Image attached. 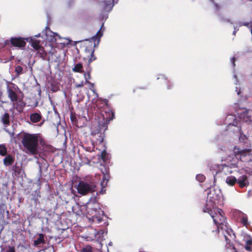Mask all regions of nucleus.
Instances as JSON below:
<instances>
[{
  "instance_id": "f257e3e1",
  "label": "nucleus",
  "mask_w": 252,
  "mask_h": 252,
  "mask_svg": "<svg viewBox=\"0 0 252 252\" xmlns=\"http://www.w3.org/2000/svg\"><path fill=\"white\" fill-rule=\"evenodd\" d=\"M220 195L209 193L202 210L203 212L208 213L213 219L214 223L217 227L215 231L216 233H219L220 229L224 231L223 233L226 244L229 245L231 241L230 238L234 239L235 236L232 229L228 226L226 218L223 214L222 210L217 207Z\"/></svg>"
},
{
  "instance_id": "f03ea898",
  "label": "nucleus",
  "mask_w": 252,
  "mask_h": 252,
  "mask_svg": "<svg viewBox=\"0 0 252 252\" xmlns=\"http://www.w3.org/2000/svg\"><path fill=\"white\" fill-rule=\"evenodd\" d=\"M39 136V134L24 132L21 135L23 151L29 155H36L38 153Z\"/></svg>"
},
{
  "instance_id": "7ed1b4c3",
  "label": "nucleus",
  "mask_w": 252,
  "mask_h": 252,
  "mask_svg": "<svg viewBox=\"0 0 252 252\" xmlns=\"http://www.w3.org/2000/svg\"><path fill=\"white\" fill-rule=\"evenodd\" d=\"M109 120L103 119V121H99L96 128L93 130L91 135L96 140V142L100 144L104 141L105 136V132L108 128V122Z\"/></svg>"
},
{
  "instance_id": "20e7f679",
  "label": "nucleus",
  "mask_w": 252,
  "mask_h": 252,
  "mask_svg": "<svg viewBox=\"0 0 252 252\" xmlns=\"http://www.w3.org/2000/svg\"><path fill=\"white\" fill-rule=\"evenodd\" d=\"M103 26V24L102 25L100 30L96 32L95 35L93 36L90 40H88V42L86 44L85 51L89 50L91 52V57L89 59V63H91L96 59V58L94 56V48L98 45L100 38L103 35L101 29Z\"/></svg>"
},
{
  "instance_id": "39448f33",
  "label": "nucleus",
  "mask_w": 252,
  "mask_h": 252,
  "mask_svg": "<svg viewBox=\"0 0 252 252\" xmlns=\"http://www.w3.org/2000/svg\"><path fill=\"white\" fill-rule=\"evenodd\" d=\"M7 93L8 97L13 103L14 108L17 111L21 112L25 106L24 102L22 101V98H19L18 94L9 86L7 87Z\"/></svg>"
},
{
  "instance_id": "423d86ee",
  "label": "nucleus",
  "mask_w": 252,
  "mask_h": 252,
  "mask_svg": "<svg viewBox=\"0 0 252 252\" xmlns=\"http://www.w3.org/2000/svg\"><path fill=\"white\" fill-rule=\"evenodd\" d=\"M95 183L93 182L81 181L77 185V189L78 193L85 195L94 192L95 190Z\"/></svg>"
},
{
  "instance_id": "0eeeda50",
  "label": "nucleus",
  "mask_w": 252,
  "mask_h": 252,
  "mask_svg": "<svg viewBox=\"0 0 252 252\" xmlns=\"http://www.w3.org/2000/svg\"><path fill=\"white\" fill-rule=\"evenodd\" d=\"M28 38H24L21 37H12L10 39V42L13 46L22 48L25 47L26 45V40L28 41Z\"/></svg>"
},
{
  "instance_id": "6e6552de",
  "label": "nucleus",
  "mask_w": 252,
  "mask_h": 252,
  "mask_svg": "<svg viewBox=\"0 0 252 252\" xmlns=\"http://www.w3.org/2000/svg\"><path fill=\"white\" fill-rule=\"evenodd\" d=\"M15 161L14 158L11 155H6L3 160V164L8 166L12 165Z\"/></svg>"
},
{
  "instance_id": "1a4fd4ad",
  "label": "nucleus",
  "mask_w": 252,
  "mask_h": 252,
  "mask_svg": "<svg viewBox=\"0 0 252 252\" xmlns=\"http://www.w3.org/2000/svg\"><path fill=\"white\" fill-rule=\"evenodd\" d=\"M239 186L240 188H242L248 185L249 183L247 180V176L246 175H243L240 179L237 181Z\"/></svg>"
},
{
  "instance_id": "9d476101",
  "label": "nucleus",
  "mask_w": 252,
  "mask_h": 252,
  "mask_svg": "<svg viewBox=\"0 0 252 252\" xmlns=\"http://www.w3.org/2000/svg\"><path fill=\"white\" fill-rule=\"evenodd\" d=\"M41 115L38 113H34L30 115V120L33 123L39 122L41 120Z\"/></svg>"
},
{
  "instance_id": "9b49d317",
  "label": "nucleus",
  "mask_w": 252,
  "mask_h": 252,
  "mask_svg": "<svg viewBox=\"0 0 252 252\" xmlns=\"http://www.w3.org/2000/svg\"><path fill=\"white\" fill-rule=\"evenodd\" d=\"M38 238L34 241V245L35 246H38L40 244H43L45 243L44 240V235L42 233L38 234Z\"/></svg>"
},
{
  "instance_id": "f8f14e48",
  "label": "nucleus",
  "mask_w": 252,
  "mask_h": 252,
  "mask_svg": "<svg viewBox=\"0 0 252 252\" xmlns=\"http://www.w3.org/2000/svg\"><path fill=\"white\" fill-rule=\"evenodd\" d=\"M158 80L162 82L164 84H166L167 86V89L170 90L172 88L171 83L167 80L164 76H161L160 77L158 78Z\"/></svg>"
},
{
  "instance_id": "ddd939ff",
  "label": "nucleus",
  "mask_w": 252,
  "mask_h": 252,
  "mask_svg": "<svg viewBox=\"0 0 252 252\" xmlns=\"http://www.w3.org/2000/svg\"><path fill=\"white\" fill-rule=\"evenodd\" d=\"M9 114L8 113H5L1 117V122L4 125H9Z\"/></svg>"
},
{
  "instance_id": "4468645a",
  "label": "nucleus",
  "mask_w": 252,
  "mask_h": 252,
  "mask_svg": "<svg viewBox=\"0 0 252 252\" xmlns=\"http://www.w3.org/2000/svg\"><path fill=\"white\" fill-rule=\"evenodd\" d=\"M225 182L229 186H233L237 182V179L235 177L231 176L226 178Z\"/></svg>"
},
{
  "instance_id": "2eb2a0df",
  "label": "nucleus",
  "mask_w": 252,
  "mask_h": 252,
  "mask_svg": "<svg viewBox=\"0 0 252 252\" xmlns=\"http://www.w3.org/2000/svg\"><path fill=\"white\" fill-rule=\"evenodd\" d=\"M83 68V67L82 64L81 63H77L75 64L74 67L73 68L72 70L75 72L84 73V71Z\"/></svg>"
},
{
  "instance_id": "dca6fc26",
  "label": "nucleus",
  "mask_w": 252,
  "mask_h": 252,
  "mask_svg": "<svg viewBox=\"0 0 252 252\" xmlns=\"http://www.w3.org/2000/svg\"><path fill=\"white\" fill-rule=\"evenodd\" d=\"M234 153L236 155H240L241 156H245V154L249 153V151L246 149H242L240 148H234Z\"/></svg>"
},
{
  "instance_id": "f3484780",
  "label": "nucleus",
  "mask_w": 252,
  "mask_h": 252,
  "mask_svg": "<svg viewBox=\"0 0 252 252\" xmlns=\"http://www.w3.org/2000/svg\"><path fill=\"white\" fill-rule=\"evenodd\" d=\"M21 168L20 166H17L16 164L13 166L12 167V171L13 175L15 176L18 177L19 176L21 173Z\"/></svg>"
},
{
  "instance_id": "a211bd4d",
  "label": "nucleus",
  "mask_w": 252,
  "mask_h": 252,
  "mask_svg": "<svg viewBox=\"0 0 252 252\" xmlns=\"http://www.w3.org/2000/svg\"><path fill=\"white\" fill-rule=\"evenodd\" d=\"M36 51H37V56L43 59H44L45 57L46 56L47 54L45 52L44 49L43 47L41 46L40 48H39V49L36 50Z\"/></svg>"
},
{
  "instance_id": "6ab92c4d",
  "label": "nucleus",
  "mask_w": 252,
  "mask_h": 252,
  "mask_svg": "<svg viewBox=\"0 0 252 252\" xmlns=\"http://www.w3.org/2000/svg\"><path fill=\"white\" fill-rule=\"evenodd\" d=\"M7 150L6 146L4 144L0 145V155L5 156L7 155Z\"/></svg>"
},
{
  "instance_id": "aec40b11",
  "label": "nucleus",
  "mask_w": 252,
  "mask_h": 252,
  "mask_svg": "<svg viewBox=\"0 0 252 252\" xmlns=\"http://www.w3.org/2000/svg\"><path fill=\"white\" fill-rule=\"evenodd\" d=\"M245 249L248 251H252V240L251 239L246 241Z\"/></svg>"
},
{
  "instance_id": "412c9836",
  "label": "nucleus",
  "mask_w": 252,
  "mask_h": 252,
  "mask_svg": "<svg viewBox=\"0 0 252 252\" xmlns=\"http://www.w3.org/2000/svg\"><path fill=\"white\" fill-rule=\"evenodd\" d=\"M32 46L36 50L39 49L41 47L40 45V41L37 40L33 41L32 42Z\"/></svg>"
},
{
  "instance_id": "4be33fe9",
  "label": "nucleus",
  "mask_w": 252,
  "mask_h": 252,
  "mask_svg": "<svg viewBox=\"0 0 252 252\" xmlns=\"http://www.w3.org/2000/svg\"><path fill=\"white\" fill-rule=\"evenodd\" d=\"M15 72L16 74V76L18 77L23 73V68L20 65H18L15 67Z\"/></svg>"
},
{
  "instance_id": "5701e85b",
  "label": "nucleus",
  "mask_w": 252,
  "mask_h": 252,
  "mask_svg": "<svg viewBox=\"0 0 252 252\" xmlns=\"http://www.w3.org/2000/svg\"><path fill=\"white\" fill-rule=\"evenodd\" d=\"M101 158L104 161H107L108 159V154L106 150H103L101 153Z\"/></svg>"
},
{
  "instance_id": "b1692460",
  "label": "nucleus",
  "mask_w": 252,
  "mask_h": 252,
  "mask_svg": "<svg viewBox=\"0 0 252 252\" xmlns=\"http://www.w3.org/2000/svg\"><path fill=\"white\" fill-rule=\"evenodd\" d=\"M81 252H93V248L90 245H87L82 249Z\"/></svg>"
},
{
  "instance_id": "393cba45",
  "label": "nucleus",
  "mask_w": 252,
  "mask_h": 252,
  "mask_svg": "<svg viewBox=\"0 0 252 252\" xmlns=\"http://www.w3.org/2000/svg\"><path fill=\"white\" fill-rule=\"evenodd\" d=\"M206 177L203 174H197L196 176V179L199 182L202 183L205 180Z\"/></svg>"
},
{
  "instance_id": "a878e982",
  "label": "nucleus",
  "mask_w": 252,
  "mask_h": 252,
  "mask_svg": "<svg viewBox=\"0 0 252 252\" xmlns=\"http://www.w3.org/2000/svg\"><path fill=\"white\" fill-rule=\"evenodd\" d=\"M84 76L86 80V82H88L89 80L91 79V71H88L87 72L84 73Z\"/></svg>"
},
{
  "instance_id": "bb28decb",
  "label": "nucleus",
  "mask_w": 252,
  "mask_h": 252,
  "mask_svg": "<svg viewBox=\"0 0 252 252\" xmlns=\"http://www.w3.org/2000/svg\"><path fill=\"white\" fill-rule=\"evenodd\" d=\"M94 148V146L93 144H92V147H90V146L86 147V146H83V148L84 149H85V151L89 152H91L93 151Z\"/></svg>"
},
{
  "instance_id": "cd10ccee",
  "label": "nucleus",
  "mask_w": 252,
  "mask_h": 252,
  "mask_svg": "<svg viewBox=\"0 0 252 252\" xmlns=\"http://www.w3.org/2000/svg\"><path fill=\"white\" fill-rule=\"evenodd\" d=\"M241 222L244 225L247 226L248 224L247 217L243 216L241 219Z\"/></svg>"
},
{
  "instance_id": "c85d7f7f",
  "label": "nucleus",
  "mask_w": 252,
  "mask_h": 252,
  "mask_svg": "<svg viewBox=\"0 0 252 252\" xmlns=\"http://www.w3.org/2000/svg\"><path fill=\"white\" fill-rule=\"evenodd\" d=\"M6 252H15V247L13 246H9L8 250Z\"/></svg>"
},
{
  "instance_id": "c756f323",
  "label": "nucleus",
  "mask_w": 252,
  "mask_h": 252,
  "mask_svg": "<svg viewBox=\"0 0 252 252\" xmlns=\"http://www.w3.org/2000/svg\"><path fill=\"white\" fill-rule=\"evenodd\" d=\"M82 159L84 160V161L87 163H88V164H90V162H91V159H89L87 157H82Z\"/></svg>"
},
{
  "instance_id": "7c9ffc66",
  "label": "nucleus",
  "mask_w": 252,
  "mask_h": 252,
  "mask_svg": "<svg viewBox=\"0 0 252 252\" xmlns=\"http://www.w3.org/2000/svg\"><path fill=\"white\" fill-rule=\"evenodd\" d=\"M85 52L86 54H87L88 55L87 57L89 59L91 57V52L89 50H87V51H85Z\"/></svg>"
},
{
  "instance_id": "2f4dec72",
  "label": "nucleus",
  "mask_w": 252,
  "mask_h": 252,
  "mask_svg": "<svg viewBox=\"0 0 252 252\" xmlns=\"http://www.w3.org/2000/svg\"><path fill=\"white\" fill-rule=\"evenodd\" d=\"M83 86H84V84H83V82H82L80 83L76 84V88H82V87H83Z\"/></svg>"
},
{
  "instance_id": "473e14b6",
  "label": "nucleus",
  "mask_w": 252,
  "mask_h": 252,
  "mask_svg": "<svg viewBox=\"0 0 252 252\" xmlns=\"http://www.w3.org/2000/svg\"><path fill=\"white\" fill-rule=\"evenodd\" d=\"M35 192L37 193V197L36 198H34V200L35 201H37L38 200V197H40V195L38 194L39 193V191H35Z\"/></svg>"
},
{
  "instance_id": "72a5a7b5",
  "label": "nucleus",
  "mask_w": 252,
  "mask_h": 252,
  "mask_svg": "<svg viewBox=\"0 0 252 252\" xmlns=\"http://www.w3.org/2000/svg\"><path fill=\"white\" fill-rule=\"evenodd\" d=\"M86 83H87V84H89L90 85V89L91 90H92L91 88H94V85L93 83L88 81V82H86Z\"/></svg>"
},
{
  "instance_id": "f704fd0d",
  "label": "nucleus",
  "mask_w": 252,
  "mask_h": 252,
  "mask_svg": "<svg viewBox=\"0 0 252 252\" xmlns=\"http://www.w3.org/2000/svg\"><path fill=\"white\" fill-rule=\"evenodd\" d=\"M231 62H232V64H233V66H235V57H233L231 59Z\"/></svg>"
},
{
  "instance_id": "c9c22d12",
  "label": "nucleus",
  "mask_w": 252,
  "mask_h": 252,
  "mask_svg": "<svg viewBox=\"0 0 252 252\" xmlns=\"http://www.w3.org/2000/svg\"><path fill=\"white\" fill-rule=\"evenodd\" d=\"M232 249L233 250V252H238V251H237L236 249L235 248V247L233 246L232 247Z\"/></svg>"
},
{
  "instance_id": "e433bc0d",
  "label": "nucleus",
  "mask_w": 252,
  "mask_h": 252,
  "mask_svg": "<svg viewBox=\"0 0 252 252\" xmlns=\"http://www.w3.org/2000/svg\"><path fill=\"white\" fill-rule=\"evenodd\" d=\"M215 6H216V7L217 9H219V5L218 4H216L215 5Z\"/></svg>"
},
{
  "instance_id": "4c0bfd02",
  "label": "nucleus",
  "mask_w": 252,
  "mask_h": 252,
  "mask_svg": "<svg viewBox=\"0 0 252 252\" xmlns=\"http://www.w3.org/2000/svg\"><path fill=\"white\" fill-rule=\"evenodd\" d=\"M228 166H227L226 165H225V164L223 165V168H228Z\"/></svg>"
},
{
  "instance_id": "58836bf2",
  "label": "nucleus",
  "mask_w": 252,
  "mask_h": 252,
  "mask_svg": "<svg viewBox=\"0 0 252 252\" xmlns=\"http://www.w3.org/2000/svg\"><path fill=\"white\" fill-rule=\"evenodd\" d=\"M74 119V117L71 116V121H73Z\"/></svg>"
},
{
  "instance_id": "ea45409f",
  "label": "nucleus",
  "mask_w": 252,
  "mask_h": 252,
  "mask_svg": "<svg viewBox=\"0 0 252 252\" xmlns=\"http://www.w3.org/2000/svg\"><path fill=\"white\" fill-rule=\"evenodd\" d=\"M249 24L248 23H245V24H244V25H245V26H248Z\"/></svg>"
},
{
  "instance_id": "a19ab883",
  "label": "nucleus",
  "mask_w": 252,
  "mask_h": 252,
  "mask_svg": "<svg viewBox=\"0 0 252 252\" xmlns=\"http://www.w3.org/2000/svg\"><path fill=\"white\" fill-rule=\"evenodd\" d=\"M105 176L104 175V177H103V180H105Z\"/></svg>"
},
{
  "instance_id": "79ce46f5",
  "label": "nucleus",
  "mask_w": 252,
  "mask_h": 252,
  "mask_svg": "<svg viewBox=\"0 0 252 252\" xmlns=\"http://www.w3.org/2000/svg\"><path fill=\"white\" fill-rule=\"evenodd\" d=\"M94 92L95 90L94 89L92 90Z\"/></svg>"
}]
</instances>
